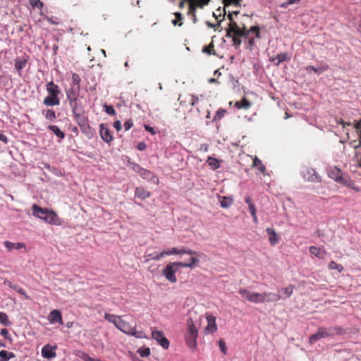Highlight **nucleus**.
<instances>
[{"instance_id":"nucleus-29","label":"nucleus","mask_w":361,"mask_h":361,"mask_svg":"<svg viewBox=\"0 0 361 361\" xmlns=\"http://www.w3.org/2000/svg\"><path fill=\"white\" fill-rule=\"evenodd\" d=\"M293 289L294 286L293 285H289L286 288L280 289L279 291H281L283 293V295H281L283 298L282 299L290 298L293 293Z\"/></svg>"},{"instance_id":"nucleus-26","label":"nucleus","mask_w":361,"mask_h":361,"mask_svg":"<svg viewBox=\"0 0 361 361\" xmlns=\"http://www.w3.org/2000/svg\"><path fill=\"white\" fill-rule=\"evenodd\" d=\"M269 235V240L270 243L274 245L278 243V235L275 231V230L272 228H267L266 229Z\"/></svg>"},{"instance_id":"nucleus-31","label":"nucleus","mask_w":361,"mask_h":361,"mask_svg":"<svg viewBox=\"0 0 361 361\" xmlns=\"http://www.w3.org/2000/svg\"><path fill=\"white\" fill-rule=\"evenodd\" d=\"M219 203L221 207L228 208L233 203V199L228 197H220Z\"/></svg>"},{"instance_id":"nucleus-23","label":"nucleus","mask_w":361,"mask_h":361,"mask_svg":"<svg viewBox=\"0 0 361 361\" xmlns=\"http://www.w3.org/2000/svg\"><path fill=\"white\" fill-rule=\"evenodd\" d=\"M150 195L151 193L142 187H138L135 188V195L141 200H145L148 198Z\"/></svg>"},{"instance_id":"nucleus-61","label":"nucleus","mask_w":361,"mask_h":361,"mask_svg":"<svg viewBox=\"0 0 361 361\" xmlns=\"http://www.w3.org/2000/svg\"><path fill=\"white\" fill-rule=\"evenodd\" d=\"M248 207L251 215L257 214V210L254 204L250 205Z\"/></svg>"},{"instance_id":"nucleus-39","label":"nucleus","mask_w":361,"mask_h":361,"mask_svg":"<svg viewBox=\"0 0 361 361\" xmlns=\"http://www.w3.org/2000/svg\"><path fill=\"white\" fill-rule=\"evenodd\" d=\"M137 353L142 357H148L150 355V349L149 348H140L137 350Z\"/></svg>"},{"instance_id":"nucleus-27","label":"nucleus","mask_w":361,"mask_h":361,"mask_svg":"<svg viewBox=\"0 0 361 361\" xmlns=\"http://www.w3.org/2000/svg\"><path fill=\"white\" fill-rule=\"evenodd\" d=\"M75 119L77 121L78 124L80 128H85L88 126L87 120L84 116L83 113H79L74 114Z\"/></svg>"},{"instance_id":"nucleus-33","label":"nucleus","mask_w":361,"mask_h":361,"mask_svg":"<svg viewBox=\"0 0 361 361\" xmlns=\"http://www.w3.org/2000/svg\"><path fill=\"white\" fill-rule=\"evenodd\" d=\"M48 128L51 130L58 137L61 139L64 138L65 134L59 129L58 126L50 125L48 126Z\"/></svg>"},{"instance_id":"nucleus-17","label":"nucleus","mask_w":361,"mask_h":361,"mask_svg":"<svg viewBox=\"0 0 361 361\" xmlns=\"http://www.w3.org/2000/svg\"><path fill=\"white\" fill-rule=\"evenodd\" d=\"M46 90L49 94L51 96L58 97L61 93L59 86L54 84L53 81L47 82V84L46 85Z\"/></svg>"},{"instance_id":"nucleus-13","label":"nucleus","mask_w":361,"mask_h":361,"mask_svg":"<svg viewBox=\"0 0 361 361\" xmlns=\"http://www.w3.org/2000/svg\"><path fill=\"white\" fill-rule=\"evenodd\" d=\"M303 178L309 181L314 182L319 179V176L313 169H306L302 172Z\"/></svg>"},{"instance_id":"nucleus-51","label":"nucleus","mask_w":361,"mask_h":361,"mask_svg":"<svg viewBox=\"0 0 361 361\" xmlns=\"http://www.w3.org/2000/svg\"><path fill=\"white\" fill-rule=\"evenodd\" d=\"M345 185L351 188L353 190L359 192L360 190V188L357 186H355L353 183L350 180L348 179V183L345 184Z\"/></svg>"},{"instance_id":"nucleus-43","label":"nucleus","mask_w":361,"mask_h":361,"mask_svg":"<svg viewBox=\"0 0 361 361\" xmlns=\"http://www.w3.org/2000/svg\"><path fill=\"white\" fill-rule=\"evenodd\" d=\"M44 116L47 119H48L51 121H54L56 118L55 111L51 109H48L46 111Z\"/></svg>"},{"instance_id":"nucleus-20","label":"nucleus","mask_w":361,"mask_h":361,"mask_svg":"<svg viewBox=\"0 0 361 361\" xmlns=\"http://www.w3.org/2000/svg\"><path fill=\"white\" fill-rule=\"evenodd\" d=\"M69 104L72 109L73 114L84 113L82 102L78 99H76L73 102H69Z\"/></svg>"},{"instance_id":"nucleus-59","label":"nucleus","mask_w":361,"mask_h":361,"mask_svg":"<svg viewBox=\"0 0 361 361\" xmlns=\"http://www.w3.org/2000/svg\"><path fill=\"white\" fill-rule=\"evenodd\" d=\"M114 127L116 129L117 131H120L121 130V123L120 121H116L114 123Z\"/></svg>"},{"instance_id":"nucleus-32","label":"nucleus","mask_w":361,"mask_h":361,"mask_svg":"<svg viewBox=\"0 0 361 361\" xmlns=\"http://www.w3.org/2000/svg\"><path fill=\"white\" fill-rule=\"evenodd\" d=\"M15 357V355L11 352L2 350L0 351V360L1 361H8L10 359Z\"/></svg>"},{"instance_id":"nucleus-1","label":"nucleus","mask_w":361,"mask_h":361,"mask_svg":"<svg viewBox=\"0 0 361 361\" xmlns=\"http://www.w3.org/2000/svg\"><path fill=\"white\" fill-rule=\"evenodd\" d=\"M199 263L198 258L190 257V262L185 263L180 262H173L169 263L162 270V275L171 283H176L177 279L176 273L178 271L179 267L193 269L197 267Z\"/></svg>"},{"instance_id":"nucleus-63","label":"nucleus","mask_w":361,"mask_h":361,"mask_svg":"<svg viewBox=\"0 0 361 361\" xmlns=\"http://www.w3.org/2000/svg\"><path fill=\"white\" fill-rule=\"evenodd\" d=\"M245 202L248 204V207L250 205L254 204L252 201V199H251V197L250 196H246L245 197Z\"/></svg>"},{"instance_id":"nucleus-21","label":"nucleus","mask_w":361,"mask_h":361,"mask_svg":"<svg viewBox=\"0 0 361 361\" xmlns=\"http://www.w3.org/2000/svg\"><path fill=\"white\" fill-rule=\"evenodd\" d=\"M310 252L312 255H314L319 259H324L326 255V251L323 248L315 246H310Z\"/></svg>"},{"instance_id":"nucleus-64","label":"nucleus","mask_w":361,"mask_h":361,"mask_svg":"<svg viewBox=\"0 0 361 361\" xmlns=\"http://www.w3.org/2000/svg\"><path fill=\"white\" fill-rule=\"evenodd\" d=\"M0 140L4 143H7V142H8V139H7L6 136L1 133H0Z\"/></svg>"},{"instance_id":"nucleus-37","label":"nucleus","mask_w":361,"mask_h":361,"mask_svg":"<svg viewBox=\"0 0 361 361\" xmlns=\"http://www.w3.org/2000/svg\"><path fill=\"white\" fill-rule=\"evenodd\" d=\"M262 293H252V302L253 303H263L262 300Z\"/></svg>"},{"instance_id":"nucleus-11","label":"nucleus","mask_w":361,"mask_h":361,"mask_svg":"<svg viewBox=\"0 0 361 361\" xmlns=\"http://www.w3.org/2000/svg\"><path fill=\"white\" fill-rule=\"evenodd\" d=\"M263 303L275 302L283 298L279 293L272 292L262 293Z\"/></svg>"},{"instance_id":"nucleus-18","label":"nucleus","mask_w":361,"mask_h":361,"mask_svg":"<svg viewBox=\"0 0 361 361\" xmlns=\"http://www.w3.org/2000/svg\"><path fill=\"white\" fill-rule=\"evenodd\" d=\"M100 136L106 142H110L113 140L112 135L107 128L104 124L100 125Z\"/></svg>"},{"instance_id":"nucleus-49","label":"nucleus","mask_w":361,"mask_h":361,"mask_svg":"<svg viewBox=\"0 0 361 361\" xmlns=\"http://www.w3.org/2000/svg\"><path fill=\"white\" fill-rule=\"evenodd\" d=\"M84 361H94L95 359L90 357L87 353L82 352L79 355Z\"/></svg>"},{"instance_id":"nucleus-12","label":"nucleus","mask_w":361,"mask_h":361,"mask_svg":"<svg viewBox=\"0 0 361 361\" xmlns=\"http://www.w3.org/2000/svg\"><path fill=\"white\" fill-rule=\"evenodd\" d=\"M47 319L50 324H54L56 323H59L60 324H63V319L61 313L59 310H52L48 315Z\"/></svg>"},{"instance_id":"nucleus-48","label":"nucleus","mask_w":361,"mask_h":361,"mask_svg":"<svg viewBox=\"0 0 361 361\" xmlns=\"http://www.w3.org/2000/svg\"><path fill=\"white\" fill-rule=\"evenodd\" d=\"M225 113H226L225 110L221 109H219L216 111V114H215V116L214 117V121H217V120L221 119L224 116Z\"/></svg>"},{"instance_id":"nucleus-46","label":"nucleus","mask_w":361,"mask_h":361,"mask_svg":"<svg viewBox=\"0 0 361 361\" xmlns=\"http://www.w3.org/2000/svg\"><path fill=\"white\" fill-rule=\"evenodd\" d=\"M30 3L32 7L42 8L43 6V3L40 0H30Z\"/></svg>"},{"instance_id":"nucleus-58","label":"nucleus","mask_w":361,"mask_h":361,"mask_svg":"<svg viewBox=\"0 0 361 361\" xmlns=\"http://www.w3.org/2000/svg\"><path fill=\"white\" fill-rule=\"evenodd\" d=\"M1 334L3 335L6 339H10L9 334L6 329H2L1 330Z\"/></svg>"},{"instance_id":"nucleus-34","label":"nucleus","mask_w":361,"mask_h":361,"mask_svg":"<svg viewBox=\"0 0 361 361\" xmlns=\"http://www.w3.org/2000/svg\"><path fill=\"white\" fill-rule=\"evenodd\" d=\"M207 163L209 166H210L213 169H217L220 167V162L217 159L213 158L212 157H209Z\"/></svg>"},{"instance_id":"nucleus-47","label":"nucleus","mask_w":361,"mask_h":361,"mask_svg":"<svg viewBox=\"0 0 361 361\" xmlns=\"http://www.w3.org/2000/svg\"><path fill=\"white\" fill-rule=\"evenodd\" d=\"M238 35H232L231 37H232V40L233 42V46L235 48H238L241 44V40L238 37Z\"/></svg>"},{"instance_id":"nucleus-60","label":"nucleus","mask_w":361,"mask_h":361,"mask_svg":"<svg viewBox=\"0 0 361 361\" xmlns=\"http://www.w3.org/2000/svg\"><path fill=\"white\" fill-rule=\"evenodd\" d=\"M145 129L149 132L152 135H155L156 134V131L154 130V129L149 126H147V125H145Z\"/></svg>"},{"instance_id":"nucleus-45","label":"nucleus","mask_w":361,"mask_h":361,"mask_svg":"<svg viewBox=\"0 0 361 361\" xmlns=\"http://www.w3.org/2000/svg\"><path fill=\"white\" fill-rule=\"evenodd\" d=\"M13 289L25 296L26 299H29V296L25 293V290L17 285H14Z\"/></svg>"},{"instance_id":"nucleus-53","label":"nucleus","mask_w":361,"mask_h":361,"mask_svg":"<svg viewBox=\"0 0 361 361\" xmlns=\"http://www.w3.org/2000/svg\"><path fill=\"white\" fill-rule=\"evenodd\" d=\"M166 255H178V249L176 247H172L171 250L166 251Z\"/></svg>"},{"instance_id":"nucleus-16","label":"nucleus","mask_w":361,"mask_h":361,"mask_svg":"<svg viewBox=\"0 0 361 361\" xmlns=\"http://www.w3.org/2000/svg\"><path fill=\"white\" fill-rule=\"evenodd\" d=\"M140 175L145 179L154 183L157 184L159 183V179L157 176H155L151 171L142 169Z\"/></svg>"},{"instance_id":"nucleus-10","label":"nucleus","mask_w":361,"mask_h":361,"mask_svg":"<svg viewBox=\"0 0 361 361\" xmlns=\"http://www.w3.org/2000/svg\"><path fill=\"white\" fill-rule=\"evenodd\" d=\"M56 348L57 347L56 345L52 346L49 344L45 345L42 348V351H41L42 357L44 358H47V359H51V358L55 357L56 356Z\"/></svg>"},{"instance_id":"nucleus-40","label":"nucleus","mask_w":361,"mask_h":361,"mask_svg":"<svg viewBox=\"0 0 361 361\" xmlns=\"http://www.w3.org/2000/svg\"><path fill=\"white\" fill-rule=\"evenodd\" d=\"M329 269H335L338 272H341L343 270V267L341 264L336 263L334 261H331L329 264Z\"/></svg>"},{"instance_id":"nucleus-35","label":"nucleus","mask_w":361,"mask_h":361,"mask_svg":"<svg viewBox=\"0 0 361 361\" xmlns=\"http://www.w3.org/2000/svg\"><path fill=\"white\" fill-rule=\"evenodd\" d=\"M26 65V61L19 58L15 60V68L17 71H20Z\"/></svg>"},{"instance_id":"nucleus-56","label":"nucleus","mask_w":361,"mask_h":361,"mask_svg":"<svg viewBox=\"0 0 361 361\" xmlns=\"http://www.w3.org/2000/svg\"><path fill=\"white\" fill-rule=\"evenodd\" d=\"M187 254L191 255L192 256L191 257H195V256H199L200 255L197 252L192 250L188 249V250H187ZM195 258H197V257H195Z\"/></svg>"},{"instance_id":"nucleus-7","label":"nucleus","mask_w":361,"mask_h":361,"mask_svg":"<svg viewBox=\"0 0 361 361\" xmlns=\"http://www.w3.org/2000/svg\"><path fill=\"white\" fill-rule=\"evenodd\" d=\"M328 175L331 178L334 179L336 182L342 184L348 183V179L343 177L341 171L336 166L329 167L328 169Z\"/></svg>"},{"instance_id":"nucleus-41","label":"nucleus","mask_w":361,"mask_h":361,"mask_svg":"<svg viewBox=\"0 0 361 361\" xmlns=\"http://www.w3.org/2000/svg\"><path fill=\"white\" fill-rule=\"evenodd\" d=\"M166 251H162L160 253L154 255V256H152V255H147V257L148 259H146V261H148L149 259H154V260H159L161 259L162 257H164V256L166 255Z\"/></svg>"},{"instance_id":"nucleus-62","label":"nucleus","mask_w":361,"mask_h":361,"mask_svg":"<svg viewBox=\"0 0 361 361\" xmlns=\"http://www.w3.org/2000/svg\"><path fill=\"white\" fill-rule=\"evenodd\" d=\"M206 23H207V26L209 27L214 28V27H219L221 21H219L216 25L213 24V23H210V22H208V21Z\"/></svg>"},{"instance_id":"nucleus-54","label":"nucleus","mask_w":361,"mask_h":361,"mask_svg":"<svg viewBox=\"0 0 361 361\" xmlns=\"http://www.w3.org/2000/svg\"><path fill=\"white\" fill-rule=\"evenodd\" d=\"M106 112L110 115H114L116 113L115 109L112 106H106Z\"/></svg>"},{"instance_id":"nucleus-36","label":"nucleus","mask_w":361,"mask_h":361,"mask_svg":"<svg viewBox=\"0 0 361 361\" xmlns=\"http://www.w3.org/2000/svg\"><path fill=\"white\" fill-rule=\"evenodd\" d=\"M0 323L4 326H10L11 324L8 315L4 312H0Z\"/></svg>"},{"instance_id":"nucleus-9","label":"nucleus","mask_w":361,"mask_h":361,"mask_svg":"<svg viewBox=\"0 0 361 361\" xmlns=\"http://www.w3.org/2000/svg\"><path fill=\"white\" fill-rule=\"evenodd\" d=\"M205 319L207 322V324L204 328V333L208 334L215 332L217 330L215 317L212 314H207Z\"/></svg>"},{"instance_id":"nucleus-25","label":"nucleus","mask_w":361,"mask_h":361,"mask_svg":"<svg viewBox=\"0 0 361 361\" xmlns=\"http://www.w3.org/2000/svg\"><path fill=\"white\" fill-rule=\"evenodd\" d=\"M235 106L238 109H248L251 106V102H250L246 98L243 97L240 101L235 102Z\"/></svg>"},{"instance_id":"nucleus-55","label":"nucleus","mask_w":361,"mask_h":361,"mask_svg":"<svg viewBox=\"0 0 361 361\" xmlns=\"http://www.w3.org/2000/svg\"><path fill=\"white\" fill-rule=\"evenodd\" d=\"M198 100H199V98H198L197 96L192 95L191 96L190 104L192 106H195L198 102Z\"/></svg>"},{"instance_id":"nucleus-15","label":"nucleus","mask_w":361,"mask_h":361,"mask_svg":"<svg viewBox=\"0 0 361 361\" xmlns=\"http://www.w3.org/2000/svg\"><path fill=\"white\" fill-rule=\"evenodd\" d=\"M6 248L8 251L11 252L13 250H26V245L24 243L18 242V243H12L8 240L4 241V243Z\"/></svg>"},{"instance_id":"nucleus-30","label":"nucleus","mask_w":361,"mask_h":361,"mask_svg":"<svg viewBox=\"0 0 361 361\" xmlns=\"http://www.w3.org/2000/svg\"><path fill=\"white\" fill-rule=\"evenodd\" d=\"M290 57L288 54L281 53V54H277L274 58H272L271 61H274L277 60L278 61L276 63V65H279V63H281L285 61L290 60Z\"/></svg>"},{"instance_id":"nucleus-50","label":"nucleus","mask_w":361,"mask_h":361,"mask_svg":"<svg viewBox=\"0 0 361 361\" xmlns=\"http://www.w3.org/2000/svg\"><path fill=\"white\" fill-rule=\"evenodd\" d=\"M219 348L224 354H226V343L223 340H220L219 342Z\"/></svg>"},{"instance_id":"nucleus-57","label":"nucleus","mask_w":361,"mask_h":361,"mask_svg":"<svg viewBox=\"0 0 361 361\" xmlns=\"http://www.w3.org/2000/svg\"><path fill=\"white\" fill-rule=\"evenodd\" d=\"M187 254L191 255L192 256L191 257H195V256H199L200 255L197 252L192 250L188 249V250H187ZM195 258H197V257H195Z\"/></svg>"},{"instance_id":"nucleus-8","label":"nucleus","mask_w":361,"mask_h":361,"mask_svg":"<svg viewBox=\"0 0 361 361\" xmlns=\"http://www.w3.org/2000/svg\"><path fill=\"white\" fill-rule=\"evenodd\" d=\"M152 338L159 343L164 349L169 347V341L164 336L163 331L154 330L152 331Z\"/></svg>"},{"instance_id":"nucleus-24","label":"nucleus","mask_w":361,"mask_h":361,"mask_svg":"<svg viewBox=\"0 0 361 361\" xmlns=\"http://www.w3.org/2000/svg\"><path fill=\"white\" fill-rule=\"evenodd\" d=\"M104 319L107 320L109 322L114 324V326L117 328L118 324L121 320V317L115 314H111L108 313H105Z\"/></svg>"},{"instance_id":"nucleus-44","label":"nucleus","mask_w":361,"mask_h":361,"mask_svg":"<svg viewBox=\"0 0 361 361\" xmlns=\"http://www.w3.org/2000/svg\"><path fill=\"white\" fill-rule=\"evenodd\" d=\"M128 166L130 169H132L133 171H134L135 172H136L139 174L140 173V171L142 169L139 164H137L136 163H133V162H129Z\"/></svg>"},{"instance_id":"nucleus-22","label":"nucleus","mask_w":361,"mask_h":361,"mask_svg":"<svg viewBox=\"0 0 361 361\" xmlns=\"http://www.w3.org/2000/svg\"><path fill=\"white\" fill-rule=\"evenodd\" d=\"M329 68V65L324 64L321 66H319L317 68L313 66H307L305 68V71L307 73H310L311 71H314L315 73L319 75L322 73L323 72L327 71Z\"/></svg>"},{"instance_id":"nucleus-42","label":"nucleus","mask_w":361,"mask_h":361,"mask_svg":"<svg viewBox=\"0 0 361 361\" xmlns=\"http://www.w3.org/2000/svg\"><path fill=\"white\" fill-rule=\"evenodd\" d=\"M71 80H72V86L80 87V78L78 74H76L75 73H73Z\"/></svg>"},{"instance_id":"nucleus-4","label":"nucleus","mask_w":361,"mask_h":361,"mask_svg":"<svg viewBox=\"0 0 361 361\" xmlns=\"http://www.w3.org/2000/svg\"><path fill=\"white\" fill-rule=\"evenodd\" d=\"M251 33L255 34L256 37H259V32L257 27L253 26L250 30H247L245 27L240 28L234 21L229 23L228 27L226 29V37L232 35H238L240 37H248Z\"/></svg>"},{"instance_id":"nucleus-5","label":"nucleus","mask_w":361,"mask_h":361,"mask_svg":"<svg viewBox=\"0 0 361 361\" xmlns=\"http://www.w3.org/2000/svg\"><path fill=\"white\" fill-rule=\"evenodd\" d=\"M337 334H338V329L336 328L329 327L326 329L319 327L317 333L310 337L309 341L310 343H313L321 338L334 336Z\"/></svg>"},{"instance_id":"nucleus-52","label":"nucleus","mask_w":361,"mask_h":361,"mask_svg":"<svg viewBox=\"0 0 361 361\" xmlns=\"http://www.w3.org/2000/svg\"><path fill=\"white\" fill-rule=\"evenodd\" d=\"M133 122L131 120H128L124 123L123 127L125 130H128L133 126Z\"/></svg>"},{"instance_id":"nucleus-2","label":"nucleus","mask_w":361,"mask_h":361,"mask_svg":"<svg viewBox=\"0 0 361 361\" xmlns=\"http://www.w3.org/2000/svg\"><path fill=\"white\" fill-rule=\"evenodd\" d=\"M201 317H198L196 314L190 315L187 320L188 331L185 335V341L188 346L191 349H194L197 346V338L198 336V326Z\"/></svg>"},{"instance_id":"nucleus-38","label":"nucleus","mask_w":361,"mask_h":361,"mask_svg":"<svg viewBox=\"0 0 361 361\" xmlns=\"http://www.w3.org/2000/svg\"><path fill=\"white\" fill-rule=\"evenodd\" d=\"M253 166L255 167H258L259 170L262 173H264L265 172V170H266L265 166L262 164L261 160H259L257 157H255V159H254Z\"/></svg>"},{"instance_id":"nucleus-3","label":"nucleus","mask_w":361,"mask_h":361,"mask_svg":"<svg viewBox=\"0 0 361 361\" xmlns=\"http://www.w3.org/2000/svg\"><path fill=\"white\" fill-rule=\"evenodd\" d=\"M32 211L34 216L44 220L48 224L53 225L61 224L60 219L56 214L51 210L43 209L35 204L32 207Z\"/></svg>"},{"instance_id":"nucleus-6","label":"nucleus","mask_w":361,"mask_h":361,"mask_svg":"<svg viewBox=\"0 0 361 361\" xmlns=\"http://www.w3.org/2000/svg\"><path fill=\"white\" fill-rule=\"evenodd\" d=\"M117 329L126 334L131 335L137 338H147V336L143 331H136V328L135 326H131L128 322L123 319L121 320Z\"/></svg>"},{"instance_id":"nucleus-28","label":"nucleus","mask_w":361,"mask_h":361,"mask_svg":"<svg viewBox=\"0 0 361 361\" xmlns=\"http://www.w3.org/2000/svg\"><path fill=\"white\" fill-rule=\"evenodd\" d=\"M239 294L242 296L243 299L247 300V301H250L252 302V291H250L247 290L246 288H241L238 290Z\"/></svg>"},{"instance_id":"nucleus-19","label":"nucleus","mask_w":361,"mask_h":361,"mask_svg":"<svg viewBox=\"0 0 361 361\" xmlns=\"http://www.w3.org/2000/svg\"><path fill=\"white\" fill-rule=\"evenodd\" d=\"M43 104L49 106H58L60 104V99L57 96L49 94L44 99Z\"/></svg>"},{"instance_id":"nucleus-14","label":"nucleus","mask_w":361,"mask_h":361,"mask_svg":"<svg viewBox=\"0 0 361 361\" xmlns=\"http://www.w3.org/2000/svg\"><path fill=\"white\" fill-rule=\"evenodd\" d=\"M80 89V87L71 86L66 90V94L68 102H73L76 99H78Z\"/></svg>"}]
</instances>
